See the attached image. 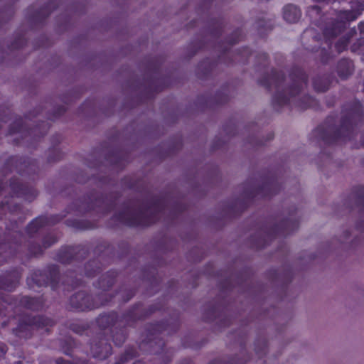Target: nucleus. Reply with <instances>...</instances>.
<instances>
[{
    "label": "nucleus",
    "mask_w": 364,
    "mask_h": 364,
    "mask_svg": "<svg viewBox=\"0 0 364 364\" xmlns=\"http://www.w3.org/2000/svg\"><path fill=\"white\" fill-rule=\"evenodd\" d=\"M358 14L353 11H341L339 14V18L342 22L338 23L336 26H334L332 28H326L324 30V36L327 38H331L333 37L338 33L341 32V31L343 29L344 26L343 23L344 21H354L357 18Z\"/></svg>",
    "instance_id": "nucleus-1"
},
{
    "label": "nucleus",
    "mask_w": 364,
    "mask_h": 364,
    "mask_svg": "<svg viewBox=\"0 0 364 364\" xmlns=\"http://www.w3.org/2000/svg\"><path fill=\"white\" fill-rule=\"evenodd\" d=\"M90 301V296L82 292L76 294L70 299L72 305L75 308L79 309L80 310H85L95 307V306L92 305Z\"/></svg>",
    "instance_id": "nucleus-2"
},
{
    "label": "nucleus",
    "mask_w": 364,
    "mask_h": 364,
    "mask_svg": "<svg viewBox=\"0 0 364 364\" xmlns=\"http://www.w3.org/2000/svg\"><path fill=\"white\" fill-rule=\"evenodd\" d=\"M301 16L300 10L295 6L289 5L284 8V18L289 23L297 21Z\"/></svg>",
    "instance_id": "nucleus-3"
},
{
    "label": "nucleus",
    "mask_w": 364,
    "mask_h": 364,
    "mask_svg": "<svg viewBox=\"0 0 364 364\" xmlns=\"http://www.w3.org/2000/svg\"><path fill=\"white\" fill-rule=\"evenodd\" d=\"M353 72V64L350 61L343 60L338 65V74L341 78H346Z\"/></svg>",
    "instance_id": "nucleus-4"
},
{
    "label": "nucleus",
    "mask_w": 364,
    "mask_h": 364,
    "mask_svg": "<svg viewBox=\"0 0 364 364\" xmlns=\"http://www.w3.org/2000/svg\"><path fill=\"white\" fill-rule=\"evenodd\" d=\"M91 350L94 357L98 358L100 359H104L110 354L111 346L109 345L105 344L101 349L100 346L95 345L92 347Z\"/></svg>",
    "instance_id": "nucleus-5"
},
{
    "label": "nucleus",
    "mask_w": 364,
    "mask_h": 364,
    "mask_svg": "<svg viewBox=\"0 0 364 364\" xmlns=\"http://www.w3.org/2000/svg\"><path fill=\"white\" fill-rule=\"evenodd\" d=\"M45 223L46 221L43 218H38L33 220L28 227L29 232L32 233L37 231V230L40 227L43 226Z\"/></svg>",
    "instance_id": "nucleus-6"
},
{
    "label": "nucleus",
    "mask_w": 364,
    "mask_h": 364,
    "mask_svg": "<svg viewBox=\"0 0 364 364\" xmlns=\"http://www.w3.org/2000/svg\"><path fill=\"white\" fill-rule=\"evenodd\" d=\"M314 87L318 92H324L328 88V82L321 79L315 80Z\"/></svg>",
    "instance_id": "nucleus-7"
},
{
    "label": "nucleus",
    "mask_w": 364,
    "mask_h": 364,
    "mask_svg": "<svg viewBox=\"0 0 364 364\" xmlns=\"http://www.w3.org/2000/svg\"><path fill=\"white\" fill-rule=\"evenodd\" d=\"M50 322L47 318L42 317L35 318V324L38 327L47 326Z\"/></svg>",
    "instance_id": "nucleus-8"
},
{
    "label": "nucleus",
    "mask_w": 364,
    "mask_h": 364,
    "mask_svg": "<svg viewBox=\"0 0 364 364\" xmlns=\"http://www.w3.org/2000/svg\"><path fill=\"white\" fill-rule=\"evenodd\" d=\"M276 101L279 104H284L287 102L284 93H279L275 97Z\"/></svg>",
    "instance_id": "nucleus-9"
},
{
    "label": "nucleus",
    "mask_w": 364,
    "mask_h": 364,
    "mask_svg": "<svg viewBox=\"0 0 364 364\" xmlns=\"http://www.w3.org/2000/svg\"><path fill=\"white\" fill-rule=\"evenodd\" d=\"M23 302L25 303L26 305L28 308H30V309H36V307L34 306V299H31V298H28V297H25V298H23Z\"/></svg>",
    "instance_id": "nucleus-10"
},
{
    "label": "nucleus",
    "mask_w": 364,
    "mask_h": 364,
    "mask_svg": "<svg viewBox=\"0 0 364 364\" xmlns=\"http://www.w3.org/2000/svg\"><path fill=\"white\" fill-rule=\"evenodd\" d=\"M341 44H342L341 46H340L338 43L336 45L337 49L339 52L343 50L347 46L348 40L347 39L342 40Z\"/></svg>",
    "instance_id": "nucleus-11"
},
{
    "label": "nucleus",
    "mask_w": 364,
    "mask_h": 364,
    "mask_svg": "<svg viewBox=\"0 0 364 364\" xmlns=\"http://www.w3.org/2000/svg\"><path fill=\"white\" fill-rule=\"evenodd\" d=\"M303 87V82H299L298 85H296V89L291 88L289 91L292 95H296L299 92V91Z\"/></svg>",
    "instance_id": "nucleus-12"
},
{
    "label": "nucleus",
    "mask_w": 364,
    "mask_h": 364,
    "mask_svg": "<svg viewBox=\"0 0 364 364\" xmlns=\"http://www.w3.org/2000/svg\"><path fill=\"white\" fill-rule=\"evenodd\" d=\"M6 352V348L4 345L0 346V358L3 356Z\"/></svg>",
    "instance_id": "nucleus-13"
},
{
    "label": "nucleus",
    "mask_w": 364,
    "mask_h": 364,
    "mask_svg": "<svg viewBox=\"0 0 364 364\" xmlns=\"http://www.w3.org/2000/svg\"><path fill=\"white\" fill-rule=\"evenodd\" d=\"M359 28L362 32H364V23L360 24Z\"/></svg>",
    "instance_id": "nucleus-14"
},
{
    "label": "nucleus",
    "mask_w": 364,
    "mask_h": 364,
    "mask_svg": "<svg viewBox=\"0 0 364 364\" xmlns=\"http://www.w3.org/2000/svg\"><path fill=\"white\" fill-rule=\"evenodd\" d=\"M127 223H129V225H134L135 224L134 223H132V222H127Z\"/></svg>",
    "instance_id": "nucleus-15"
},
{
    "label": "nucleus",
    "mask_w": 364,
    "mask_h": 364,
    "mask_svg": "<svg viewBox=\"0 0 364 364\" xmlns=\"http://www.w3.org/2000/svg\"><path fill=\"white\" fill-rule=\"evenodd\" d=\"M64 364H70V363H68L65 362V363H64Z\"/></svg>",
    "instance_id": "nucleus-16"
}]
</instances>
